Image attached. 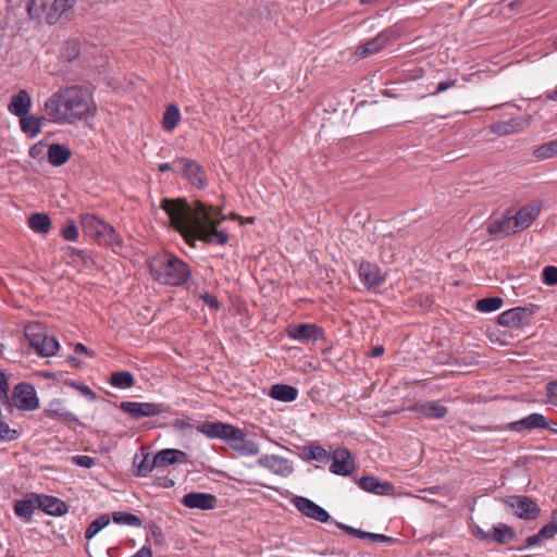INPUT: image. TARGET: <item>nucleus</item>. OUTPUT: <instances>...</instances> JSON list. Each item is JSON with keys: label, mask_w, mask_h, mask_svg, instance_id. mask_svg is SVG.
Listing matches in <instances>:
<instances>
[{"label": "nucleus", "mask_w": 557, "mask_h": 557, "mask_svg": "<svg viewBox=\"0 0 557 557\" xmlns=\"http://www.w3.org/2000/svg\"><path fill=\"white\" fill-rule=\"evenodd\" d=\"M160 207L169 215L171 225L182 234L189 246L195 247L197 239L218 245H225L228 242V234L219 230L220 223L225 220L220 208L207 206L201 201L187 202L168 198L162 199Z\"/></svg>", "instance_id": "1"}, {"label": "nucleus", "mask_w": 557, "mask_h": 557, "mask_svg": "<svg viewBox=\"0 0 557 557\" xmlns=\"http://www.w3.org/2000/svg\"><path fill=\"white\" fill-rule=\"evenodd\" d=\"M47 120L59 124H74L91 116L95 106L90 92L81 86L59 88L44 104Z\"/></svg>", "instance_id": "2"}, {"label": "nucleus", "mask_w": 557, "mask_h": 557, "mask_svg": "<svg viewBox=\"0 0 557 557\" xmlns=\"http://www.w3.org/2000/svg\"><path fill=\"white\" fill-rule=\"evenodd\" d=\"M148 265L153 280L162 285L183 286L191 277L189 265L169 251L154 255Z\"/></svg>", "instance_id": "3"}, {"label": "nucleus", "mask_w": 557, "mask_h": 557, "mask_svg": "<svg viewBox=\"0 0 557 557\" xmlns=\"http://www.w3.org/2000/svg\"><path fill=\"white\" fill-rule=\"evenodd\" d=\"M83 232L91 237L98 245L116 251L123 247V239L114 227L94 213L81 215Z\"/></svg>", "instance_id": "4"}, {"label": "nucleus", "mask_w": 557, "mask_h": 557, "mask_svg": "<svg viewBox=\"0 0 557 557\" xmlns=\"http://www.w3.org/2000/svg\"><path fill=\"white\" fill-rule=\"evenodd\" d=\"M24 335L29 346L40 357L54 356L60 349L57 337L48 334L46 327L39 322L28 323L24 329Z\"/></svg>", "instance_id": "5"}, {"label": "nucleus", "mask_w": 557, "mask_h": 557, "mask_svg": "<svg viewBox=\"0 0 557 557\" xmlns=\"http://www.w3.org/2000/svg\"><path fill=\"white\" fill-rule=\"evenodd\" d=\"M120 409L132 419H141L156 417L168 411L169 407L164 404L122 401Z\"/></svg>", "instance_id": "6"}, {"label": "nucleus", "mask_w": 557, "mask_h": 557, "mask_svg": "<svg viewBox=\"0 0 557 557\" xmlns=\"http://www.w3.org/2000/svg\"><path fill=\"white\" fill-rule=\"evenodd\" d=\"M505 504L512 510L513 515L522 520H535L541 512L539 505L524 495H512L505 499Z\"/></svg>", "instance_id": "7"}, {"label": "nucleus", "mask_w": 557, "mask_h": 557, "mask_svg": "<svg viewBox=\"0 0 557 557\" xmlns=\"http://www.w3.org/2000/svg\"><path fill=\"white\" fill-rule=\"evenodd\" d=\"M13 404L21 410L32 411L39 407V399L33 385L18 383L12 391Z\"/></svg>", "instance_id": "8"}, {"label": "nucleus", "mask_w": 557, "mask_h": 557, "mask_svg": "<svg viewBox=\"0 0 557 557\" xmlns=\"http://www.w3.org/2000/svg\"><path fill=\"white\" fill-rule=\"evenodd\" d=\"M176 164H181L180 174L185 176L193 186L199 189L207 186L206 172L197 161L188 158H177Z\"/></svg>", "instance_id": "9"}, {"label": "nucleus", "mask_w": 557, "mask_h": 557, "mask_svg": "<svg viewBox=\"0 0 557 557\" xmlns=\"http://www.w3.org/2000/svg\"><path fill=\"white\" fill-rule=\"evenodd\" d=\"M550 424H553V421L547 419L544 414L533 412L520 420L507 423L502 429L505 431L522 433L535 429L550 428Z\"/></svg>", "instance_id": "10"}, {"label": "nucleus", "mask_w": 557, "mask_h": 557, "mask_svg": "<svg viewBox=\"0 0 557 557\" xmlns=\"http://www.w3.org/2000/svg\"><path fill=\"white\" fill-rule=\"evenodd\" d=\"M227 442L230 447L240 456H256L259 453L258 444L248 440L242 429L233 426Z\"/></svg>", "instance_id": "11"}, {"label": "nucleus", "mask_w": 557, "mask_h": 557, "mask_svg": "<svg viewBox=\"0 0 557 557\" xmlns=\"http://www.w3.org/2000/svg\"><path fill=\"white\" fill-rule=\"evenodd\" d=\"M289 338L298 342H317L324 339V330L314 323H302L290 325L287 329Z\"/></svg>", "instance_id": "12"}, {"label": "nucleus", "mask_w": 557, "mask_h": 557, "mask_svg": "<svg viewBox=\"0 0 557 557\" xmlns=\"http://www.w3.org/2000/svg\"><path fill=\"white\" fill-rule=\"evenodd\" d=\"M543 205L540 200H533L522 206L515 214H512V223L517 232H521L531 226L534 220L540 215Z\"/></svg>", "instance_id": "13"}, {"label": "nucleus", "mask_w": 557, "mask_h": 557, "mask_svg": "<svg viewBox=\"0 0 557 557\" xmlns=\"http://www.w3.org/2000/svg\"><path fill=\"white\" fill-rule=\"evenodd\" d=\"M512 221V216L508 212L499 216L491 218L487 222L486 231L492 238L503 239L518 233Z\"/></svg>", "instance_id": "14"}, {"label": "nucleus", "mask_w": 557, "mask_h": 557, "mask_svg": "<svg viewBox=\"0 0 557 557\" xmlns=\"http://www.w3.org/2000/svg\"><path fill=\"white\" fill-rule=\"evenodd\" d=\"M330 458L332 459L330 472L333 474L347 476L355 470L356 465L352 455L345 447L335 449Z\"/></svg>", "instance_id": "15"}, {"label": "nucleus", "mask_w": 557, "mask_h": 557, "mask_svg": "<svg viewBox=\"0 0 557 557\" xmlns=\"http://www.w3.org/2000/svg\"><path fill=\"white\" fill-rule=\"evenodd\" d=\"M293 504L299 512L310 519L323 523L331 520L330 513L323 507L307 497L296 496L293 499Z\"/></svg>", "instance_id": "16"}, {"label": "nucleus", "mask_w": 557, "mask_h": 557, "mask_svg": "<svg viewBox=\"0 0 557 557\" xmlns=\"http://www.w3.org/2000/svg\"><path fill=\"white\" fill-rule=\"evenodd\" d=\"M258 465L284 478L289 476L294 471L292 461L277 455H263L258 459Z\"/></svg>", "instance_id": "17"}, {"label": "nucleus", "mask_w": 557, "mask_h": 557, "mask_svg": "<svg viewBox=\"0 0 557 557\" xmlns=\"http://www.w3.org/2000/svg\"><path fill=\"white\" fill-rule=\"evenodd\" d=\"M358 275L368 289H374L385 282V274L376 264L371 262H361L358 268Z\"/></svg>", "instance_id": "18"}, {"label": "nucleus", "mask_w": 557, "mask_h": 557, "mask_svg": "<svg viewBox=\"0 0 557 557\" xmlns=\"http://www.w3.org/2000/svg\"><path fill=\"white\" fill-rule=\"evenodd\" d=\"M27 12L30 18L49 25L55 24L59 20H51L53 12L52 0H30L27 4Z\"/></svg>", "instance_id": "19"}, {"label": "nucleus", "mask_w": 557, "mask_h": 557, "mask_svg": "<svg viewBox=\"0 0 557 557\" xmlns=\"http://www.w3.org/2000/svg\"><path fill=\"white\" fill-rule=\"evenodd\" d=\"M182 504L190 509L210 510L216 505V497L210 493L191 492L184 495Z\"/></svg>", "instance_id": "20"}, {"label": "nucleus", "mask_w": 557, "mask_h": 557, "mask_svg": "<svg viewBox=\"0 0 557 557\" xmlns=\"http://www.w3.org/2000/svg\"><path fill=\"white\" fill-rule=\"evenodd\" d=\"M530 315L531 311L527 308H511L498 315V324L507 327H520L529 321Z\"/></svg>", "instance_id": "21"}, {"label": "nucleus", "mask_w": 557, "mask_h": 557, "mask_svg": "<svg viewBox=\"0 0 557 557\" xmlns=\"http://www.w3.org/2000/svg\"><path fill=\"white\" fill-rule=\"evenodd\" d=\"M412 411L428 419L440 420L447 413L448 409L437 400L420 401L412 406Z\"/></svg>", "instance_id": "22"}, {"label": "nucleus", "mask_w": 557, "mask_h": 557, "mask_svg": "<svg viewBox=\"0 0 557 557\" xmlns=\"http://www.w3.org/2000/svg\"><path fill=\"white\" fill-rule=\"evenodd\" d=\"M357 483L361 490L375 495H392L395 490L392 483L372 475L361 476Z\"/></svg>", "instance_id": "23"}, {"label": "nucleus", "mask_w": 557, "mask_h": 557, "mask_svg": "<svg viewBox=\"0 0 557 557\" xmlns=\"http://www.w3.org/2000/svg\"><path fill=\"white\" fill-rule=\"evenodd\" d=\"M38 509H42L46 513L51 516H62L67 511L65 502L58 497L37 494Z\"/></svg>", "instance_id": "24"}, {"label": "nucleus", "mask_w": 557, "mask_h": 557, "mask_svg": "<svg viewBox=\"0 0 557 557\" xmlns=\"http://www.w3.org/2000/svg\"><path fill=\"white\" fill-rule=\"evenodd\" d=\"M30 108L32 97L25 89H21L14 95L8 106L9 112L17 117L28 114Z\"/></svg>", "instance_id": "25"}, {"label": "nucleus", "mask_w": 557, "mask_h": 557, "mask_svg": "<svg viewBox=\"0 0 557 557\" xmlns=\"http://www.w3.org/2000/svg\"><path fill=\"white\" fill-rule=\"evenodd\" d=\"M234 425L223 422H205L198 426V431L209 438L227 441Z\"/></svg>", "instance_id": "26"}, {"label": "nucleus", "mask_w": 557, "mask_h": 557, "mask_svg": "<svg viewBox=\"0 0 557 557\" xmlns=\"http://www.w3.org/2000/svg\"><path fill=\"white\" fill-rule=\"evenodd\" d=\"M36 509H38L37 494H27L14 504L15 515L26 521L30 520Z\"/></svg>", "instance_id": "27"}, {"label": "nucleus", "mask_w": 557, "mask_h": 557, "mask_svg": "<svg viewBox=\"0 0 557 557\" xmlns=\"http://www.w3.org/2000/svg\"><path fill=\"white\" fill-rule=\"evenodd\" d=\"M186 459V454L180 449L165 448L153 455V463L159 468H165Z\"/></svg>", "instance_id": "28"}, {"label": "nucleus", "mask_w": 557, "mask_h": 557, "mask_svg": "<svg viewBox=\"0 0 557 557\" xmlns=\"http://www.w3.org/2000/svg\"><path fill=\"white\" fill-rule=\"evenodd\" d=\"M389 34L387 32H382L376 35L373 39L364 42L357 49V55L360 58H366L370 54H373L380 51L388 41Z\"/></svg>", "instance_id": "29"}, {"label": "nucleus", "mask_w": 557, "mask_h": 557, "mask_svg": "<svg viewBox=\"0 0 557 557\" xmlns=\"http://www.w3.org/2000/svg\"><path fill=\"white\" fill-rule=\"evenodd\" d=\"M45 120V117L26 114L20 116V126L29 138H35L41 132Z\"/></svg>", "instance_id": "30"}, {"label": "nucleus", "mask_w": 557, "mask_h": 557, "mask_svg": "<svg viewBox=\"0 0 557 557\" xmlns=\"http://www.w3.org/2000/svg\"><path fill=\"white\" fill-rule=\"evenodd\" d=\"M516 539V532L512 527L506 523H498L490 531V541L504 545Z\"/></svg>", "instance_id": "31"}, {"label": "nucleus", "mask_w": 557, "mask_h": 557, "mask_svg": "<svg viewBox=\"0 0 557 557\" xmlns=\"http://www.w3.org/2000/svg\"><path fill=\"white\" fill-rule=\"evenodd\" d=\"M269 396L283 403H290L297 398L298 389L287 384H275L270 388Z\"/></svg>", "instance_id": "32"}, {"label": "nucleus", "mask_w": 557, "mask_h": 557, "mask_svg": "<svg viewBox=\"0 0 557 557\" xmlns=\"http://www.w3.org/2000/svg\"><path fill=\"white\" fill-rule=\"evenodd\" d=\"M71 158V150L60 144H51L48 148V161L53 166H61Z\"/></svg>", "instance_id": "33"}, {"label": "nucleus", "mask_w": 557, "mask_h": 557, "mask_svg": "<svg viewBox=\"0 0 557 557\" xmlns=\"http://www.w3.org/2000/svg\"><path fill=\"white\" fill-rule=\"evenodd\" d=\"M133 465L136 469L135 474L141 478H146L154 469H158L153 463V456L150 454L135 455Z\"/></svg>", "instance_id": "34"}, {"label": "nucleus", "mask_w": 557, "mask_h": 557, "mask_svg": "<svg viewBox=\"0 0 557 557\" xmlns=\"http://www.w3.org/2000/svg\"><path fill=\"white\" fill-rule=\"evenodd\" d=\"M30 230L38 234H47L51 228V220L46 213H34L28 219Z\"/></svg>", "instance_id": "35"}, {"label": "nucleus", "mask_w": 557, "mask_h": 557, "mask_svg": "<svg viewBox=\"0 0 557 557\" xmlns=\"http://www.w3.org/2000/svg\"><path fill=\"white\" fill-rule=\"evenodd\" d=\"M181 121V111L176 104H170L166 107L163 119L162 126L166 132H172Z\"/></svg>", "instance_id": "36"}, {"label": "nucleus", "mask_w": 557, "mask_h": 557, "mask_svg": "<svg viewBox=\"0 0 557 557\" xmlns=\"http://www.w3.org/2000/svg\"><path fill=\"white\" fill-rule=\"evenodd\" d=\"M110 384L116 388H129L135 384L134 375L129 371L112 372L110 376Z\"/></svg>", "instance_id": "37"}, {"label": "nucleus", "mask_w": 557, "mask_h": 557, "mask_svg": "<svg viewBox=\"0 0 557 557\" xmlns=\"http://www.w3.org/2000/svg\"><path fill=\"white\" fill-rule=\"evenodd\" d=\"M304 456L306 460L327 461L330 460V454L321 445H308L304 447Z\"/></svg>", "instance_id": "38"}, {"label": "nucleus", "mask_w": 557, "mask_h": 557, "mask_svg": "<svg viewBox=\"0 0 557 557\" xmlns=\"http://www.w3.org/2000/svg\"><path fill=\"white\" fill-rule=\"evenodd\" d=\"M113 522L120 525L141 527L140 518L131 512L116 511L112 513Z\"/></svg>", "instance_id": "39"}, {"label": "nucleus", "mask_w": 557, "mask_h": 557, "mask_svg": "<svg viewBox=\"0 0 557 557\" xmlns=\"http://www.w3.org/2000/svg\"><path fill=\"white\" fill-rule=\"evenodd\" d=\"M519 122L516 119H511L506 122H497L491 126V132L498 135L505 136L512 134L518 131Z\"/></svg>", "instance_id": "40"}, {"label": "nucleus", "mask_w": 557, "mask_h": 557, "mask_svg": "<svg viewBox=\"0 0 557 557\" xmlns=\"http://www.w3.org/2000/svg\"><path fill=\"white\" fill-rule=\"evenodd\" d=\"M110 523V518L108 515H101L97 519L90 522L85 531L86 540H91L95 537L103 528H106Z\"/></svg>", "instance_id": "41"}, {"label": "nucleus", "mask_w": 557, "mask_h": 557, "mask_svg": "<svg viewBox=\"0 0 557 557\" xmlns=\"http://www.w3.org/2000/svg\"><path fill=\"white\" fill-rule=\"evenodd\" d=\"M503 305L500 297H487L476 301L475 309L480 312H494Z\"/></svg>", "instance_id": "42"}, {"label": "nucleus", "mask_w": 557, "mask_h": 557, "mask_svg": "<svg viewBox=\"0 0 557 557\" xmlns=\"http://www.w3.org/2000/svg\"><path fill=\"white\" fill-rule=\"evenodd\" d=\"M77 0H52L53 12L51 20H60V17L69 10H71Z\"/></svg>", "instance_id": "43"}, {"label": "nucleus", "mask_w": 557, "mask_h": 557, "mask_svg": "<svg viewBox=\"0 0 557 557\" xmlns=\"http://www.w3.org/2000/svg\"><path fill=\"white\" fill-rule=\"evenodd\" d=\"M62 237L69 242H76L78 238V230L73 220H67L61 231Z\"/></svg>", "instance_id": "44"}, {"label": "nucleus", "mask_w": 557, "mask_h": 557, "mask_svg": "<svg viewBox=\"0 0 557 557\" xmlns=\"http://www.w3.org/2000/svg\"><path fill=\"white\" fill-rule=\"evenodd\" d=\"M543 282L548 286L557 285V267L547 265L542 272Z\"/></svg>", "instance_id": "45"}, {"label": "nucleus", "mask_w": 557, "mask_h": 557, "mask_svg": "<svg viewBox=\"0 0 557 557\" xmlns=\"http://www.w3.org/2000/svg\"><path fill=\"white\" fill-rule=\"evenodd\" d=\"M72 463L85 468L90 469L95 466V459L87 455H76L71 458Z\"/></svg>", "instance_id": "46"}, {"label": "nucleus", "mask_w": 557, "mask_h": 557, "mask_svg": "<svg viewBox=\"0 0 557 557\" xmlns=\"http://www.w3.org/2000/svg\"><path fill=\"white\" fill-rule=\"evenodd\" d=\"M48 414L50 417H60V418H62V420H64L66 422H76L77 421L76 416L74 413L65 410L64 408L51 409L48 411Z\"/></svg>", "instance_id": "47"}, {"label": "nucleus", "mask_w": 557, "mask_h": 557, "mask_svg": "<svg viewBox=\"0 0 557 557\" xmlns=\"http://www.w3.org/2000/svg\"><path fill=\"white\" fill-rule=\"evenodd\" d=\"M69 385L74 387L75 389H77L81 394L86 396L89 400L96 399V394L89 386L84 385L78 382H75V381H72L71 383H69Z\"/></svg>", "instance_id": "48"}, {"label": "nucleus", "mask_w": 557, "mask_h": 557, "mask_svg": "<svg viewBox=\"0 0 557 557\" xmlns=\"http://www.w3.org/2000/svg\"><path fill=\"white\" fill-rule=\"evenodd\" d=\"M546 393L548 397V403L557 407V380L548 382L546 384Z\"/></svg>", "instance_id": "49"}, {"label": "nucleus", "mask_w": 557, "mask_h": 557, "mask_svg": "<svg viewBox=\"0 0 557 557\" xmlns=\"http://www.w3.org/2000/svg\"><path fill=\"white\" fill-rule=\"evenodd\" d=\"M534 154L537 159H549L554 157L552 149L549 148L548 143L540 146L535 149Z\"/></svg>", "instance_id": "50"}, {"label": "nucleus", "mask_w": 557, "mask_h": 557, "mask_svg": "<svg viewBox=\"0 0 557 557\" xmlns=\"http://www.w3.org/2000/svg\"><path fill=\"white\" fill-rule=\"evenodd\" d=\"M9 383L5 374L0 370V400H8Z\"/></svg>", "instance_id": "51"}, {"label": "nucleus", "mask_w": 557, "mask_h": 557, "mask_svg": "<svg viewBox=\"0 0 557 557\" xmlns=\"http://www.w3.org/2000/svg\"><path fill=\"white\" fill-rule=\"evenodd\" d=\"M539 533L543 541H547L553 539L557 534V531L554 530L553 525L546 523L544 527L541 528Z\"/></svg>", "instance_id": "52"}, {"label": "nucleus", "mask_w": 557, "mask_h": 557, "mask_svg": "<svg viewBox=\"0 0 557 557\" xmlns=\"http://www.w3.org/2000/svg\"><path fill=\"white\" fill-rule=\"evenodd\" d=\"M160 172L173 171L177 174L181 173V164H176V159L173 162H164L158 165Z\"/></svg>", "instance_id": "53"}, {"label": "nucleus", "mask_w": 557, "mask_h": 557, "mask_svg": "<svg viewBox=\"0 0 557 557\" xmlns=\"http://www.w3.org/2000/svg\"><path fill=\"white\" fill-rule=\"evenodd\" d=\"M456 83H457L456 79H446V81L440 82L437 84L435 91L432 95H437L440 92H443V91L454 87L456 85Z\"/></svg>", "instance_id": "54"}, {"label": "nucleus", "mask_w": 557, "mask_h": 557, "mask_svg": "<svg viewBox=\"0 0 557 557\" xmlns=\"http://www.w3.org/2000/svg\"><path fill=\"white\" fill-rule=\"evenodd\" d=\"M472 534L480 541H490V531H484L480 525L472 528Z\"/></svg>", "instance_id": "55"}, {"label": "nucleus", "mask_w": 557, "mask_h": 557, "mask_svg": "<svg viewBox=\"0 0 557 557\" xmlns=\"http://www.w3.org/2000/svg\"><path fill=\"white\" fill-rule=\"evenodd\" d=\"M201 299L208 305L210 308L219 309L220 304L219 300L209 293H205L201 295Z\"/></svg>", "instance_id": "56"}, {"label": "nucleus", "mask_w": 557, "mask_h": 557, "mask_svg": "<svg viewBox=\"0 0 557 557\" xmlns=\"http://www.w3.org/2000/svg\"><path fill=\"white\" fill-rule=\"evenodd\" d=\"M336 527L339 528L341 530L345 531L348 535H351V536H355L357 537L360 533V530L361 529H357V528H354V527H350V525H347V524H344L342 522H335Z\"/></svg>", "instance_id": "57"}, {"label": "nucleus", "mask_w": 557, "mask_h": 557, "mask_svg": "<svg viewBox=\"0 0 557 557\" xmlns=\"http://www.w3.org/2000/svg\"><path fill=\"white\" fill-rule=\"evenodd\" d=\"M372 542H374V543L394 544L396 542V540L394 537H391V536H387V535H384V534L373 533Z\"/></svg>", "instance_id": "58"}, {"label": "nucleus", "mask_w": 557, "mask_h": 557, "mask_svg": "<svg viewBox=\"0 0 557 557\" xmlns=\"http://www.w3.org/2000/svg\"><path fill=\"white\" fill-rule=\"evenodd\" d=\"M542 542H544V541L540 536V533L537 532L536 534L527 537V540H525V547L537 546Z\"/></svg>", "instance_id": "59"}, {"label": "nucleus", "mask_w": 557, "mask_h": 557, "mask_svg": "<svg viewBox=\"0 0 557 557\" xmlns=\"http://www.w3.org/2000/svg\"><path fill=\"white\" fill-rule=\"evenodd\" d=\"M150 535L154 537L157 542H160L163 537V533L160 527L156 524H151L150 527Z\"/></svg>", "instance_id": "60"}, {"label": "nucleus", "mask_w": 557, "mask_h": 557, "mask_svg": "<svg viewBox=\"0 0 557 557\" xmlns=\"http://www.w3.org/2000/svg\"><path fill=\"white\" fill-rule=\"evenodd\" d=\"M66 50L69 51V53L66 54V58L69 60L75 58L78 54L76 42H67Z\"/></svg>", "instance_id": "61"}, {"label": "nucleus", "mask_w": 557, "mask_h": 557, "mask_svg": "<svg viewBox=\"0 0 557 557\" xmlns=\"http://www.w3.org/2000/svg\"><path fill=\"white\" fill-rule=\"evenodd\" d=\"M74 350L76 354H84L88 357L92 356V352L84 344H81V343L75 345Z\"/></svg>", "instance_id": "62"}, {"label": "nucleus", "mask_w": 557, "mask_h": 557, "mask_svg": "<svg viewBox=\"0 0 557 557\" xmlns=\"http://www.w3.org/2000/svg\"><path fill=\"white\" fill-rule=\"evenodd\" d=\"M384 354V347L379 345L372 348L369 356L372 358H377Z\"/></svg>", "instance_id": "63"}, {"label": "nucleus", "mask_w": 557, "mask_h": 557, "mask_svg": "<svg viewBox=\"0 0 557 557\" xmlns=\"http://www.w3.org/2000/svg\"><path fill=\"white\" fill-rule=\"evenodd\" d=\"M548 524L553 525L554 530L557 531V508L552 512Z\"/></svg>", "instance_id": "64"}]
</instances>
